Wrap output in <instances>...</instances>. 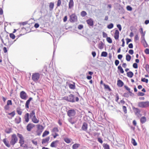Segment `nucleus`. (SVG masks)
<instances>
[{
    "label": "nucleus",
    "mask_w": 149,
    "mask_h": 149,
    "mask_svg": "<svg viewBox=\"0 0 149 149\" xmlns=\"http://www.w3.org/2000/svg\"><path fill=\"white\" fill-rule=\"evenodd\" d=\"M63 99L68 102L72 103H74L75 102H77L79 100V98L78 97H75L74 95L72 94H70L68 96L63 97Z\"/></svg>",
    "instance_id": "f257e3e1"
},
{
    "label": "nucleus",
    "mask_w": 149,
    "mask_h": 149,
    "mask_svg": "<svg viewBox=\"0 0 149 149\" xmlns=\"http://www.w3.org/2000/svg\"><path fill=\"white\" fill-rule=\"evenodd\" d=\"M18 141V138L15 134H13L11 136V139L10 142V144L13 146Z\"/></svg>",
    "instance_id": "f03ea898"
},
{
    "label": "nucleus",
    "mask_w": 149,
    "mask_h": 149,
    "mask_svg": "<svg viewBox=\"0 0 149 149\" xmlns=\"http://www.w3.org/2000/svg\"><path fill=\"white\" fill-rule=\"evenodd\" d=\"M138 106L139 107L141 108H144L147 107L149 106V102H141L138 103Z\"/></svg>",
    "instance_id": "7ed1b4c3"
},
{
    "label": "nucleus",
    "mask_w": 149,
    "mask_h": 149,
    "mask_svg": "<svg viewBox=\"0 0 149 149\" xmlns=\"http://www.w3.org/2000/svg\"><path fill=\"white\" fill-rule=\"evenodd\" d=\"M67 114L70 117H74L76 114V111L74 109H70L67 111Z\"/></svg>",
    "instance_id": "20e7f679"
},
{
    "label": "nucleus",
    "mask_w": 149,
    "mask_h": 149,
    "mask_svg": "<svg viewBox=\"0 0 149 149\" xmlns=\"http://www.w3.org/2000/svg\"><path fill=\"white\" fill-rule=\"evenodd\" d=\"M40 76V74L38 73H33L32 76V79L34 81L36 82L39 79Z\"/></svg>",
    "instance_id": "39448f33"
},
{
    "label": "nucleus",
    "mask_w": 149,
    "mask_h": 149,
    "mask_svg": "<svg viewBox=\"0 0 149 149\" xmlns=\"http://www.w3.org/2000/svg\"><path fill=\"white\" fill-rule=\"evenodd\" d=\"M61 142H60L58 140H56L52 142L50 144V146L52 147L56 148L58 146H59L58 144L61 145Z\"/></svg>",
    "instance_id": "423d86ee"
},
{
    "label": "nucleus",
    "mask_w": 149,
    "mask_h": 149,
    "mask_svg": "<svg viewBox=\"0 0 149 149\" xmlns=\"http://www.w3.org/2000/svg\"><path fill=\"white\" fill-rule=\"evenodd\" d=\"M132 109L135 115H137L138 117H139V116H141V114L140 113L141 110L139 108L133 107Z\"/></svg>",
    "instance_id": "0eeeda50"
},
{
    "label": "nucleus",
    "mask_w": 149,
    "mask_h": 149,
    "mask_svg": "<svg viewBox=\"0 0 149 149\" xmlns=\"http://www.w3.org/2000/svg\"><path fill=\"white\" fill-rule=\"evenodd\" d=\"M20 95L21 98L23 100H26L28 97L26 93L24 91H21Z\"/></svg>",
    "instance_id": "6e6552de"
},
{
    "label": "nucleus",
    "mask_w": 149,
    "mask_h": 149,
    "mask_svg": "<svg viewBox=\"0 0 149 149\" xmlns=\"http://www.w3.org/2000/svg\"><path fill=\"white\" fill-rule=\"evenodd\" d=\"M70 21L72 22H74L77 21V16L74 14H72L70 16Z\"/></svg>",
    "instance_id": "1a4fd4ad"
},
{
    "label": "nucleus",
    "mask_w": 149,
    "mask_h": 149,
    "mask_svg": "<svg viewBox=\"0 0 149 149\" xmlns=\"http://www.w3.org/2000/svg\"><path fill=\"white\" fill-rule=\"evenodd\" d=\"M17 136L19 139V143H24V138L23 137L22 135L19 133H17Z\"/></svg>",
    "instance_id": "9d476101"
},
{
    "label": "nucleus",
    "mask_w": 149,
    "mask_h": 149,
    "mask_svg": "<svg viewBox=\"0 0 149 149\" xmlns=\"http://www.w3.org/2000/svg\"><path fill=\"white\" fill-rule=\"evenodd\" d=\"M34 126L35 125L34 124L29 123L26 126V130L30 132Z\"/></svg>",
    "instance_id": "9b49d317"
},
{
    "label": "nucleus",
    "mask_w": 149,
    "mask_h": 149,
    "mask_svg": "<svg viewBox=\"0 0 149 149\" xmlns=\"http://www.w3.org/2000/svg\"><path fill=\"white\" fill-rule=\"evenodd\" d=\"M33 98L31 97H30L29 99L26 101L25 104V107L26 108L28 109L29 108V105L31 101L32 100Z\"/></svg>",
    "instance_id": "f8f14e48"
},
{
    "label": "nucleus",
    "mask_w": 149,
    "mask_h": 149,
    "mask_svg": "<svg viewBox=\"0 0 149 149\" xmlns=\"http://www.w3.org/2000/svg\"><path fill=\"white\" fill-rule=\"evenodd\" d=\"M119 32L118 29L115 30V32L114 34V38L116 40L118 39L119 36Z\"/></svg>",
    "instance_id": "ddd939ff"
},
{
    "label": "nucleus",
    "mask_w": 149,
    "mask_h": 149,
    "mask_svg": "<svg viewBox=\"0 0 149 149\" xmlns=\"http://www.w3.org/2000/svg\"><path fill=\"white\" fill-rule=\"evenodd\" d=\"M87 24L90 26H93V21L91 18L88 19L86 21Z\"/></svg>",
    "instance_id": "4468645a"
},
{
    "label": "nucleus",
    "mask_w": 149,
    "mask_h": 149,
    "mask_svg": "<svg viewBox=\"0 0 149 149\" xmlns=\"http://www.w3.org/2000/svg\"><path fill=\"white\" fill-rule=\"evenodd\" d=\"M88 129V124L86 122H84L81 127L82 130L84 131H86Z\"/></svg>",
    "instance_id": "2eb2a0df"
},
{
    "label": "nucleus",
    "mask_w": 149,
    "mask_h": 149,
    "mask_svg": "<svg viewBox=\"0 0 149 149\" xmlns=\"http://www.w3.org/2000/svg\"><path fill=\"white\" fill-rule=\"evenodd\" d=\"M24 118L25 121L28 123L29 121V114L28 113H26L25 114L24 116Z\"/></svg>",
    "instance_id": "dca6fc26"
},
{
    "label": "nucleus",
    "mask_w": 149,
    "mask_h": 149,
    "mask_svg": "<svg viewBox=\"0 0 149 149\" xmlns=\"http://www.w3.org/2000/svg\"><path fill=\"white\" fill-rule=\"evenodd\" d=\"M117 85L118 87H121L124 85V83L122 80L119 79L117 81Z\"/></svg>",
    "instance_id": "f3484780"
},
{
    "label": "nucleus",
    "mask_w": 149,
    "mask_h": 149,
    "mask_svg": "<svg viewBox=\"0 0 149 149\" xmlns=\"http://www.w3.org/2000/svg\"><path fill=\"white\" fill-rule=\"evenodd\" d=\"M74 3L73 0H70L68 4L69 9H71L74 6Z\"/></svg>",
    "instance_id": "a211bd4d"
},
{
    "label": "nucleus",
    "mask_w": 149,
    "mask_h": 149,
    "mask_svg": "<svg viewBox=\"0 0 149 149\" xmlns=\"http://www.w3.org/2000/svg\"><path fill=\"white\" fill-rule=\"evenodd\" d=\"M32 122L35 123H38L39 122V120L37 119L36 116H34L32 118Z\"/></svg>",
    "instance_id": "6ab92c4d"
},
{
    "label": "nucleus",
    "mask_w": 149,
    "mask_h": 149,
    "mask_svg": "<svg viewBox=\"0 0 149 149\" xmlns=\"http://www.w3.org/2000/svg\"><path fill=\"white\" fill-rule=\"evenodd\" d=\"M15 121L16 124H19L21 121V118L20 117L18 116L15 119Z\"/></svg>",
    "instance_id": "aec40b11"
},
{
    "label": "nucleus",
    "mask_w": 149,
    "mask_h": 149,
    "mask_svg": "<svg viewBox=\"0 0 149 149\" xmlns=\"http://www.w3.org/2000/svg\"><path fill=\"white\" fill-rule=\"evenodd\" d=\"M50 139V138L49 136L47 137L45 139H42V143L43 144L46 143L48 142Z\"/></svg>",
    "instance_id": "412c9836"
},
{
    "label": "nucleus",
    "mask_w": 149,
    "mask_h": 149,
    "mask_svg": "<svg viewBox=\"0 0 149 149\" xmlns=\"http://www.w3.org/2000/svg\"><path fill=\"white\" fill-rule=\"evenodd\" d=\"M3 141L6 146L9 148L10 147V145L9 144L8 141H7L6 138L4 139L3 140Z\"/></svg>",
    "instance_id": "4be33fe9"
},
{
    "label": "nucleus",
    "mask_w": 149,
    "mask_h": 149,
    "mask_svg": "<svg viewBox=\"0 0 149 149\" xmlns=\"http://www.w3.org/2000/svg\"><path fill=\"white\" fill-rule=\"evenodd\" d=\"M68 85L70 89H74L75 88V86L74 83H73V84L69 83Z\"/></svg>",
    "instance_id": "5701e85b"
},
{
    "label": "nucleus",
    "mask_w": 149,
    "mask_h": 149,
    "mask_svg": "<svg viewBox=\"0 0 149 149\" xmlns=\"http://www.w3.org/2000/svg\"><path fill=\"white\" fill-rule=\"evenodd\" d=\"M127 76L128 77L130 78H132L134 75V73L130 71L127 72Z\"/></svg>",
    "instance_id": "b1692460"
},
{
    "label": "nucleus",
    "mask_w": 149,
    "mask_h": 149,
    "mask_svg": "<svg viewBox=\"0 0 149 149\" xmlns=\"http://www.w3.org/2000/svg\"><path fill=\"white\" fill-rule=\"evenodd\" d=\"M146 121V118L145 116H142L140 119V122L141 123L143 124Z\"/></svg>",
    "instance_id": "393cba45"
},
{
    "label": "nucleus",
    "mask_w": 149,
    "mask_h": 149,
    "mask_svg": "<svg viewBox=\"0 0 149 149\" xmlns=\"http://www.w3.org/2000/svg\"><path fill=\"white\" fill-rule=\"evenodd\" d=\"M104 44L102 41H100L98 45L99 48L101 49H103L104 48Z\"/></svg>",
    "instance_id": "a878e982"
},
{
    "label": "nucleus",
    "mask_w": 149,
    "mask_h": 149,
    "mask_svg": "<svg viewBox=\"0 0 149 149\" xmlns=\"http://www.w3.org/2000/svg\"><path fill=\"white\" fill-rule=\"evenodd\" d=\"M80 146L79 143H75L72 145V148L73 149H77Z\"/></svg>",
    "instance_id": "bb28decb"
},
{
    "label": "nucleus",
    "mask_w": 149,
    "mask_h": 149,
    "mask_svg": "<svg viewBox=\"0 0 149 149\" xmlns=\"http://www.w3.org/2000/svg\"><path fill=\"white\" fill-rule=\"evenodd\" d=\"M118 69L121 73H123L124 72V71L120 65L118 66Z\"/></svg>",
    "instance_id": "cd10ccee"
},
{
    "label": "nucleus",
    "mask_w": 149,
    "mask_h": 149,
    "mask_svg": "<svg viewBox=\"0 0 149 149\" xmlns=\"http://www.w3.org/2000/svg\"><path fill=\"white\" fill-rule=\"evenodd\" d=\"M103 85L104 86V88L105 89H107L109 91H111V89L110 88L109 86L108 85H107L105 84L104 83Z\"/></svg>",
    "instance_id": "c85d7f7f"
},
{
    "label": "nucleus",
    "mask_w": 149,
    "mask_h": 149,
    "mask_svg": "<svg viewBox=\"0 0 149 149\" xmlns=\"http://www.w3.org/2000/svg\"><path fill=\"white\" fill-rule=\"evenodd\" d=\"M131 59V56L128 54H127L126 56V60L128 61H130Z\"/></svg>",
    "instance_id": "c756f323"
},
{
    "label": "nucleus",
    "mask_w": 149,
    "mask_h": 149,
    "mask_svg": "<svg viewBox=\"0 0 149 149\" xmlns=\"http://www.w3.org/2000/svg\"><path fill=\"white\" fill-rule=\"evenodd\" d=\"M37 129L38 130L42 131L44 129V127L42 125H37Z\"/></svg>",
    "instance_id": "7c9ffc66"
},
{
    "label": "nucleus",
    "mask_w": 149,
    "mask_h": 149,
    "mask_svg": "<svg viewBox=\"0 0 149 149\" xmlns=\"http://www.w3.org/2000/svg\"><path fill=\"white\" fill-rule=\"evenodd\" d=\"M54 3L53 2H51L49 3V10H52L54 7Z\"/></svg>",
    "instance_id": "2f4dec72"
},
{
    "label": "nucleus",
    "mask_w": 149,
    "mask_h": 149,
    "mask_svg": "<svg viewBox=\"0 0 149 149\" xmlns=\"http://www.w3.org/2000/svg\"><path fill=\"white\" fill-rule=\"evenodd\" d=\"M103 147L104 149H110L109 145L107 143H104Z\"/></svg>",
    "instance_id": "473e14b6"
},
{
    "label": "nucleus",
    "mask_w": 149,
    "mask_h": 149,
    "mask_svg": "<svg viewBox=\"0 0 149 149\" xmlns=\"http://www.w3.org/2000/svg\"><path fill=\"white\" fill-rule=\"evenodd\" d=\"M49 133V132L47 130L45 131L43 133L42 135V136L44 137L48 135Z\"/></svg>",
    "instance_id": "72a5a7b5"
},
{
    "label": "nucleus",
    "mask_w": 149,
    "mask_h": 149,
    "mask_svg": "<svg viewBox=\"0 0 149 149\" xmlns=\"http://www.w3.org/2000/svg\"><path fill=\"white\" fill-rule=\"evenodd\" d=\"M114 26L113 24L112 23H111L107 25V28L108 29H111Z\"/></svg>",
    "instance_id": "f704fd0d"
},
{
    "label": "nucleus",
    "mask_w": 149,
    "mask_h": 149,
    "mask_svg": "<svg viewBox=\"0 0 149 149\" xmlns=\"http://www.w3.org/2000/svg\"><path fill=\"white\" fill-rule=\"evenodd\" d=\"M87 15L86 12L85 11H82L81 13V15L82 17H84Z\"/></svg>",
    "instance_id": "c9c22d12"
},
{
    "label": "nucleus",
    "mask_w": 149,
    "mask_h": 149,
    "mask_svg": "<svg viewBox=\"0 0 149 149\" xmlns=\"http://www.w3.org/2000/svg\"><path fill=\"white\" fill-rule=\"evenodd\" d=\"M107 53L106 52L103 51L102 52L101 54V56L104 57H106L107 55Z\"/></svg>",
    "instance_id": "e433bc0d"
},
{
    "label": "nucleus",
    "mask_w": 149,
    "mask_h": 149,
    "mask_svg": "<svg viewBox=\"0 0 149 149\" xmlns=\"http://www.w3.org/2000/svg\"><path fill=\"white\" fill-rule=\"evenodd\" d=\"M132 143L134 146H136L137 145V143L135 140L133 138L132 139Z\"/></svg>",
    "instance_id": "4c0bfd02"
},
{
    "label": "nucleus",
    "mask_w": 149,
    "mask_h": 149,
    "mask_svg": "<svg viewBox=\"0 0 149 149\" xmlns=\"http://www.w3.org/2000/svg\"><path fill=\"white\" fill-rule=\"evenodd\" d=\"M34 116H35V112L34 110H33L30 113V114H29V116L31 118L32 117H33Z\"/></svg>",
    "instance_id": "58836bf2"
},
{
    "label": "nucleus",
    "mask_w": 149,
    "mask_h": 149,
    "mask_svg": "<svg viewBox=\"0 0 149 149\" xmlns=\"http://www.w3.org/2000/svg\"><path fill=\"white\" fill-rule=\"evenodd\" d=\"M141 81L142 82L147 83L148 82V79L145 78H142L141 79Z\"/></svg>",
    "instance_id": "ea45409f"
},
{
    "label": "nucleus",
    "mask_w": 149,
    "mask_h": 149,
    "mask_svg": "<svg viewBox=\"0 0 149 149\" xmlns=\"http://www.w3.org/2000/svg\"><path fill=\"white\" fill-rule=\"evenodd\" d=\"M106 39H107V42L108 43H112V40L110 37H107Z\"/></svg>",
    "instance_id": "a19ab883"
},
{
    "label": "nucleus",
    "mask_w": 149,
    "mask_h": 149,
    "mask_svg": "<svg viewBox=\"0 0 149 149\" xmlns=\"http://www.w3.org/2000/svg\"><path fill=\"white\" fill-rule=\"evenodd\" d=\"M65 141L67 143H69L70 142V139L68 138H65L64 139Z\"/></svg>",
    "instance_id": "79ce46f5"
},
{
    "label": "nucleus",
    "mask_w": 149,
    "mask_h": 149,
    "mask_svg": "<svg viewBox=\"0 0 149 149\" xmlns=\"http://www.w3.org/2000/svg\"><path fill=\"white\" fill-rule=\"evenodd\" d=\"M140 33L141 34V36H145V33H144L143 31V29L142 28H140Z\"/></svg>",
    "instance_id": "37998d69"
},
{
    "label": "nucleus",
    "mask_w": 149,
    "mask_h": 149,
    "mask_svg": "<svg viewBox=\"0 0 149 149\" xmlns=\"http://www.w3.org/2000/svg\"><path fill=\"white\" fill-rule=\"evenodd\" d=\"M9 36L10 37L13 39H14L15 37V35L13 33H10Z\"/></svg>",
    "instance_id": "c03bdc74"
},
{
    "label": "nucleus",
    "mask_w": 149,
    "mask_h": 149,
    "mask_svg": "<svg viewBox=\"0 0 149 149\" xmlns=\"http://www.w3.org/2000/svg\"><path fill=\"white\" fill-rule=\"evenodd\" d=\"M15 111H13L11 113H9L8 114L9 115H10L12 117H13L15 115Z\"/></svg>",
    "instance_id": "a18cd8bd"
},
{
    "label": "nucleus",
    "mask_w": 149,
    "mask_h": 149,
    "mask_svg": "<svg viewBox=\"0 0 149 149\" xmlns=\"http://www.w3.org/2000/svg\"><path fill=\"white\" fill-rule=\"evenodd\" d=\"M145 69L146 71L149 73V65L148 64H146V65Z\"/></svg>",
    "instance_id": "49530a36"
},
{
    "label": "nucleus",
    "mask_w": 149,
    "mask_h": 149,
    "mask_svg": "<svg viewBox=\"0 0 149 149\" xmlns=\"http://www.w3.org/2000/svg\"><path fill=\"white\" fill-rule=\"evenodd\" d=\"M126 9L127 10L130 11L132 10V8L130 6H127L126 7Z\"/></svg>",
    "instance_id": "de8ad7c7"
},
{
    "label": "nucleus",
    "mask_w": 149,
    "mask_h": 149,
    "mask_svg": "<svg viewBox=\"0 0 149 149\" xmlns=\"http://www.w3.org/2000/svg\"><path fill=\"white\" fill-rule=\"evenodd\" d=\"M144 36H141V41L142 43H143L144 42H146V41L145 40Z\"/></svg>",
    "instance_id": "09e8293b"
},
{
    "label": "nucleus",
    "mask_w": 149,
    "mask_h": 149,
    "mask_svg": "<svg viewBox=\"0 0 149 149\" xmlns=\"http://www.w3.org/2000/svg\"><path fill=\"white\" fill-rule=\"evenodd\" d=\"M123 96L126 97H128L129 96V92L125 93L123 94Z\"/></svg>",
    "instance_id": "8fccbe9b"
},
{
    "label": "nucleus",
    "mask_w": 149,
    "mask_h": 149,
    "mask_svg": "<svg viewBox=\"0 0 149 149\" xmlns=\"http://www.w3.org/2000/svg\"><path fill=\"white\" fill-rule=\"evenodd\" d=\"M144 95L145 94L144 93L140 92H138L137 94L139 96H142Z\"/></svg>",
    "instance_id": "3c124183"
},
{
    "label": "nucleus",
    "mask_w": 149,
    "mask_h": 149,
    "mask_svg": "<svg viewBox=\"0 0 149 149\" xmlns=\"http://www.w3.org/2000/svg\"><path fill=\"white\" fill-rule=\"evenodd\" d=\"M123 109L125 113H127V108L125 106H123Z\"/></svg>",
    "instance_id": "603ef678"
},
{
    "label": "nucleus",
    "mask_w": 149,
    "mask_h": 149,
    "mask_svg": "<svg viewBox=\"0 0 149 149\" xmlns=\"http://www.w3.org/2000/svg\"><path fill=\"white\" fill-rule=\"evenodd\" d=\"M12 104V101L10 100H8L7 101V104L8 105H11Z\"/></svg>",
    "instance_id": "864d4df0"
},
{
    "label": "nucleus",
    "mask_w": 149,
    "mask_h": 149,
    "mask_svg": "<svg viewBox=\"0 0 149 149\" xmlns=\"http://www.w3.org/2000/svg\"><path fill=\"white\" fill-rule=\"evenodd\" d=\"M133 67L135 69L137 68L138 67L137 64L136 63H134L133 64Z\"/></svg>",
    "instance_id": "5fc2aeb1"
},
{
    "label": "nucleus",
    "mask_w": 149,
    "mask_h": 149,
    "mask_svg": "<svg viewBox=\"0 0 149 149\" xmlns=\"http://www.w3.org/2000/svg\"><path fill=\"white\" fill-rule=\"evenodd\" d=\"M52 131L54 132H57L58 131V130L57 127H54L53 128Z\"/></svg>",
    "instance_id": "6e6d98bb"
},
{
    "label": "nucleus",
    "mask_w": 149,
    "mask_h": 149,
    "mask_svg": "<svg viewBox=\"0 0 149 149\" xmlns=\"http://www.w3.org/2000/svg\"><path fill=\"white\" fill-rule=\"evenodd\" d=\"M117 27L118 29L120 31L122 30V27L120 24H118L117 25Z\"/></svg>",
    "instance_id": "4d7b16f0"
},
{
    "label": "nucleus",
    "mask_w": 149,
    "mask_h": 149,
    "mask_svg": "<svg viewBox=\"0 0 149 149\" xmlns=\"http://www.w3.org/2000/svg\"><path fill=\"white\" fill-rule=\"evenodd\" d=\"M126 41V44L128 45L129 42L132 41V40L130 39H129L128 38H127L125 39Z\"/></svg>",
    "instance_id": "13d9d810"
},
{
    "label": "nucleus",
    "mask_w": 149,
    "mask_h": 149,
    "mask_svg": "<svg viewBox=\"0 0 149 149\" xmlns=\"http://www.w3.org/2000/svg\"><path fill=\"white\" fill-rule=\"evenodd\" d=\"M102 36H103L104 38H107V33H105V32H102Z\"/></svg>",
    "instance_id": "bf43d9fd"
},
{
    "label": "nucleus",
    "mask_w": 149,
    "mask_h": 149,
    "mask_svg": "<svg viewBox=\"0 0 149 149\" xmlns=\"http://www.w3.org/2000/svg\"><path fill=\"white\" fill-rule=\"evenodd\" d=\"M83 26L82 24H79L78 26V28L79 30H81L83 28Z\"/></svg>",
    "instance_id": "052dcab7"
},
{
    "label": "nucleus",
    "mask_w": 149,
    "mask_h": 149,
    "mask_svg": "<svg viewBox=\"0 0 149 149\" xmlns=\"http://www.w3.org/2000/svg\"><path fill=\"white\" fill-rule=\"evenodd\" d=\"M116 99H115V101L116 102H118L119 99V96L118 94L117 93L116 95Z\"/></svg>",
    "instance_id": "680f3d73"
},
{
    "label": "nucleus",
    "mask_w": 149,
    "mask_h": 149,
    "mask_svg": "<svg viewBox=\"0 0 149 149\" xmlns=\"http://www.w3.org/2000/svg\"><path fill=\"white\" fill-rule=\"evenodd\" d=\"M17 111L18 114L19 115H21L22 114V111L20 110V109H17Z\"/></svg>",
    "instance_id": "e2e57ef3"
},
{
    "label": "nucleus",
    "mask_w": 149,
    "mask_h": 149,
    "mask_svg": "<svg viewBox=\"0 0 149 149\" xmlns=\"http://www.w3.org/2000/svg\"><path fill=\"white\" fill-rule=\"evenodd\" d=\"M124 88L127 90L129 92L130 91V89L126 85H125L124 86Z\"/></svg>",
    "instance_id": "0e129e2a"
},
{
    "label": "nucleus",
    "mask_w": 149,
    "mask_h": 149,
    "mask_svg": "<svg viewBox=\"0 0 149 149\" xmlns=\"http://www.w3.org/2000/svg\"><path fill=\"white\" fill-rule=\"evenodd\" d=\"M119 61L118 60H116L115 61V64L116 66H117L119 63Z\"/></svg>",
    "instance_id": "69168bd1"
},
{
    "label": "nucleus",
    "mask_w": 149,
    "mask_h": 149,
    "mask_svg": "<svg viewBox=\"0 0 149 149\" xmlns=\"http://www.w3.org/2000/svg\"><path fill=\"white\" fill-rule=\"evenodd\" d=\"M145 53L148 54H149V49L148 48H146L145 50Z\"/></svg>",
    "instance_id": "338daca9"
},
{
    "label": "nucleus",
    "mask_w": 149,
    "mask_h": 149,
    "mask_svg": "<svg viewBox=\"0 0 149 149\" xmlns=\"http://www.w3.org/2000/svg\"><path fill=\"white\" fill-rule=\"evenodd\" d=\"M128 52L131 55H132L134 54V52L133 50L130 49L129 50Z\"/></svg>",
    "instance_id": "774afa93"
}]
</instances>
